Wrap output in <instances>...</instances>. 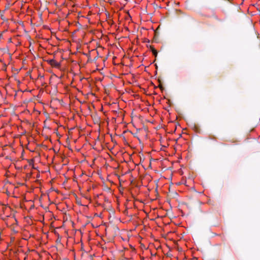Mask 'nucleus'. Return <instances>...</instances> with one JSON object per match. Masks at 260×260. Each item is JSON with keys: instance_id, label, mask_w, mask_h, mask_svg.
Instances as JSON below:
<instances>
[{"instance_id": "f257e3e1", "label": "nucleus", "mask_w": 260, "mask_h": 260, "mask_svg": "<svg viewBox=\"0 0 260 260\" xmlns=\"http://www.w3.org/2000/svg\"><path fill=\"white\" fill-rule=\"evenodd\" d=\"M47 62L52 67L56 68H59L60 66V63L58 62L55 60L52 59H48L47 60Z\"/></svg>"}, {"instance_id": "f03ea898", "label": "nucleus", "mask_w": 260, "mask_h": 260, "mask_svg": "<svg viewBox=\"0 0 260 260\" xmlns=\"http://www.w3.org/2000/svg\"><path fill=\"white\" fill-rule=\"evenodd\" d=\"M151 51L154 55L155 56L157 55V52L156 49H155L154 48H151Z\"/></svg>"}]
</instances>
